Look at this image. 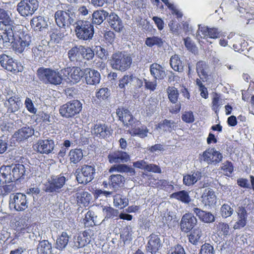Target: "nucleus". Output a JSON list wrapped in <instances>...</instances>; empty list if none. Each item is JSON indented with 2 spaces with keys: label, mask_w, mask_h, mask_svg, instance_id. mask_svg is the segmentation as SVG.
<instances>
[{
  "label": "nucleus",
  "mask_w": 254,
  "mask_h": 254,
  "mask_svg": "<svg viewBox=\"0 0 254 254\" xmlns=\"http://www.w3.org/2000/svg\"><path fill=\"white\" fill-rule=\"evenodd\" d=\"M116 113L119 120L124 124V126L129 127L128 131L132 136L138 135L140 137L147 136L148 130L146 128L143 129L138 127L140 124V122L133 118L128 109L124 108H118Z\"/></svg>",
  "instance_id": "f257e3e1"
},
{
  "label": "nucleus",
  "mask_w": 254,
  "mask_h": 254,
  "mask_svg": "<svg viewBox=\"0 0 254 254\" xmlns=\"http://www.w3.org/2000/svg\"><path fill=\"white\" fill-rule=\"evenodd\" d=\"M13 36L9 41H5L2 38L0 41L3 44L11 43L12 48L17 53H22L31 42V36L23 31H16L12 30Z\"/></svg>",
  "instance_id": "f03ea898"
},
{
  "label": "nucleus",
  "mask_w": 254,
  "mask_h": 254,
  "mask_svg": "<svg viewBox=\"0 0 254 254\" xmlns=\"http://www.w3.org/2000/svg\"><path fill=\"white\" fill-rule=\"evenodd\" d=\"M63 10H58L54 14L55 21L60 28L65 29L73 24V7L69 4H62Z\"/></svg>",
  "instance_id": "7ed1b4c3"
},
{
  "label": "nucleus",
  "mask_w": 254,
  "mask_h": 254,
  "mask_svg": "<svg viewBox=\"0 0 254 254\" xmlns=\"http://www.w3.org/2000/svg\"><path fill=\"white\" fill-rule=\"evenodd\" d=\"M0 38H3L6 41L12 38V30L16 28L13 25V20L10 18L9 12L3 8H0Z\"/></svg>",
  "instance_id": "20e7f679"
},
{
  "label": "nucleus",
  "mask_w": 254,
  "mask_h": 254,
  "mask_svg": "<svg viewBox=\"0 0 254 254\" xmlns=\"http://www.w3.org/2000/svg\"><path fill=\"white\" fill-rule=\"evenodd\" d=\"M67 56L71 62L76 64L81 62L83 59L92 60L94 57V52L89 47L75 46L68 51Z\"/></svg>",
  "instance_id": "39448f33"
},
{
  "label": "nucleus",
  "mask_w": 254,
  "mask_h": 254,
  "mask_svg": "<svg viewBox=\"0 0 254 254\" xmlns=\"http://www.w3.org/2000/svg\"><path fill=\"white\" fill-rule=\"evenodd\" d=\"M38 79L45 84L60 85L62 82V77L59 72L50 68L40 67L36 72Z\"/></svg>",
  "instance_id": "423d86ee"
},
{
  "label": "nucleus",
  "mask_w": 254,
  "mask_h": 254,
  "mask_svg": "<svg viewBox=\"0 0 254 254\" xmlns=\"http://www.w3.org/2000/svg\"><path fill=\"white\" fill-rule=\"evenodd\" d=\"M75 24V32L78 39L88 40L92 38L94 30L92 23L87 20H78Z\"/></svg>",
  "instance_id": "0eeeda50"
},
{
  "label": "nucleus",
  "mask_w": 254,
  "mask_h": 254,
  "mask_svg": "<svg viewBox=\"0 0 254 254\" xmlns=\"http://www.w3.org/2000/svg\"><path fill=\"white\" fill-rule=\"evenodd\" d=\"M131 63V58L121 52L114 53L111 57V64L112 67L121 71H126L127 69Z\"/></svg>",
  "instance_id": "6e6552de"
},
{
  "label": "nucleus",
  "mask_w": 254,
  "mask_h": 254,
  "mask_svg": "<svg viewBox=\"0 0 254 254\" xmlns=\"http://www.w3.org/2000/svg\"><path fill=\"white\" fill-rule=\"evenodd\" d=\"M82 108V104L78 100L67 102L61 106L60 115L65 118H71L79 114Z\"/></svg>",
  "instance_id": "1a4fd4ad"
},
{
  "label": "nucleus",
  "mask_w": 254,
  "mask_h": 254,
  "mask_svg": "<svg viewBox=\"0 0 254 254\" xmlns=\"http://www.w3.org/2000/svg\"><path fill=\"white\" fill-rule=\"evenodd\" d=\"M38 6L37 0H22L17 5V10L21 16L27 17L32 15Z\"/></svg>",
  "instance_id": "9d476101"
},
{
  "label": "nucleus",
  "mask_w": 254,
  "mask_h": 254,
  "mask_svg": "<svg viewBox=\"0 0 254 254\" xmlns=\"http://www.w3.org/2000/svg\"><path fill=\"white\" fill-rule=\"evenodd\" d=\"M0 64L3 68L14 74L22 72L23 69V67L20 63L5 54L0 56Z\"/></svg>",
  "instance_id": "9b49d317"
},
{
  "label": "nucleus",
  "mask_w": 254,
  "mask_h": 254,
  "mask_svg": "<svg viewBox=\"0 0 254 254\" xmlns=\"http://www.w3.org/2000/svg\"><path fill=\"white\" fill-rule=\"evenodd\" d=\"M223 158L222 154L214 148H208L199 154V159L208 164L216 165L220 162Z\"/></svg>",
  "instance_id": "f8f14e48"
},
{
  "label": "nucleus",
  "mask_w": 254,
  "mask_h": 254,
  "mask_svg": "<svg viewBox=\"0 0 254 254\" xmlns=\"http://www.w3.org/2000/svg\"><path fill=\"white\" fill-rule=\"evenodd\" d=\"M65 177L61 175L52 176L45 185V191L47 192H59L65 182Z\"/></svg>",
  "instance_id": "ddd939ff"
},
{
  "label": "nucleus",
  "mask_w": 254,
  "mask_h": 254,
  "mask_svg": "<svg viewBox=\"0 0 254 254\" xmlns=\"http://www.w3.org/2000/svg\"><path fill=\"white\" fill-rule=\"evenodd\" d=\"M32 147L37 153L48 155L53 151L55 142L52 139H40L33 144Z\"/></svg>",
  "instance_id": "4468645a"
},
{
  "label": "nucleus",
  "mask_w": 254,
  "mask_h": 254,
  "mask_svg": "<svg viewBox=\"0 0 254 254\" xmlns=\"http://www.w3.org/2000/svg\"><path fill=\"white\" fill-rule=\"evenodd\" d=\"M64 76L70 82L77 83L84 76V70L78 66H68L62 69Z\"/></svg>",
  "instance_id": "2eb2a0df"
},
{
  "label": "nucleus",
  "mask_w": 254,
  "mask_h": 254,
  "mask_svg": "<svg viewBox=\"0 0 254 254\" xmlns=\"http://www.w3.org/2000/svg\"><path fill=\"white\" fill-rule=\"evenodd\" d=\"M28 202L27 196L22 193H16L9 200L10 207H13L17 211H23L28 208Z\"/></svg>",
  "instance_id": "dca6fc26"
},
{
  "label": "nucleus",
  "mask_w": 254,
  "mask_h": 254,
  "mask_svg": "<svg viewBox=\"0 0 254 254\" xmlns=\"http://www.w3.org/2000/svg\"><path fill=\"white\" fill-rule=\"evenodd\" d=\"M94 231L92 229H87L80 232L76 238H74V246L77 248H83L94 239Z\"/></svg>",
  "instance_id": "f3484780"
},
{
  "label": "nucleus",
  "mask_w": 254,
  "mask_h": 254,
  "mask_svg": "<svg viewBox=\"0 0 254 254\" xmlns=\"http://www.w3.org/2000/svg\"><path fill=\"white\" fill-rule=\"evenodd\" d=\"M95 172L94 167L87 165H83L81 169V173L76 175V180L79 184H86L93 179Z\"/></svg>",
  "instance_id": "a211bd4d"
},
{
  "label": "nucleus",
  "mask_w": 254,
  "mask_h": 254,
  "mask_svg": "<svg viewBox=\"0 0 254 254\" xmlns=\"http://www.w3.org/2000/svg\"><path fill=\"white\" fill-rule=\"evenodd\" d=\"M197 222L193 214L187 213L183 215L180 222V228L183 232L188 233L192 230Z\"/></svg>",
  "instance_id": "6ab92c4d"
},
{
  "label": "nucleus",
  "mask_w": 254,
  "mask_h": 254,
  "mask_svg": "<svg viewBox=\"0 0 254 254\" xmlns=\"http://www.w3.org/2000/svg\"><path fill=\"white\" fill-rule=\"evenodd\" d=\"M112 132L111 128L104 123L96 124L91 128L92 134L100 138H109L112 135Z\"/></svg>",
  "instance_id": "aec40b11"
},
{
  "label": "nucleus",
  "mask_w": 254,
  "mask_h": 254,
  "mask_svg": "<svg viewBox=\"0 0 254 254\" xmlns=\"http://www.w3.org/2000/svg\"><path fill=\"white\" fill-rule=\"evenodd\" d=\"M109 162L112 163L127 162L130 159L129 155L126 152L117 150L108 155Z\"/></svg>",
  "instance_id": "412c9836"
},
{
  "label": "nucleus",
  "mask_w": 254,
  "mask_h": 254,
  "mask_svg": "<svg viewBox=\"0 0 254 254\" xmlns=\"http://www.w3.org/2000/svg\"><path fill=\"white\" fill-rule=\"evenodd\" d=\"M84 76L86 83L89 85H96L99 83L101 79L100 73L90 68L84 69Z\"/></svg>",
  "instance_id": "4be33fe9"
},
{
  "label": "nucleus",
  "mask_w": 254,
  "mask_h": 254,
  "mask_svg": "<svg viewBox=\"0 0 254 254\" xmlns=\"http://www.w3.org/2000/svg\"><path fill=\"white\" fill-rule=\"evenodd\" d=\"M126 180L120 174L111 175L109 178V186L114 191H117L124 187Z\"/></svg>",
  "instance_id": "5701e85b"
},
{
  "label": "nucleus",
  "mask_w": 254,
  "mask_h": 254,
  "mask_svg": "<svg viewBox=\"0 0 254 254\" xmlns=\"http://www.w3.org/2000/svg\"><path fill=\"white\" fill-rule=\"evenodd\" d=\"M201 202L206 206H212L216 202V196L214 191L211 189L204 190L201 195Z\"/></svg>",
  "instance_id": "b1692460"
},
{
  "label": "nucleus",
  "mask_w": 254,
  "mask_h": 254,
  "mask_svg": "<svg viewBox=\"0 0 254 254\" xmlns=\"http://www.w3.org/2000/svg\"><path fill=\"white\" fill-rule=\"evenodd\" d=\"M209 67L208 64L203 61H199L196 64V71L198 76L203 81H207L209 76Z\"/></svg>",
  "instance_id": "393cba45"
},
{
  "label": "nucleus",
  "mask_w": 254,
  "mask_h": 254,
  "mask_svg": "<svg viewBox=\"0 0 254 254\" xmlns=\"http://www.w3.org/2000/svg\"><path fill=\"white\" fill-rule=\"evenodd\" d=\"M10 166L12 182H15L23 178L25 173V168L24 165L16 164Z\"/></svg>",
  "instance_id": "a878e982"
},
{
  "label": "nucleus",
  "mask_w": 254,
  "mask_h": 254,
  "mask_svg": "<svg viewBox=\"0 0 254 254\" xmlns=\"http://www.w3.org/2000/svg\"><path fill=\"white\" fill-rule=\"evenodd\" d=\"M108 21L110 26L117 32L121 31L124 28L122 19L114 12L110 14Z\"/></svg>",
  "instance_id": "bb28decb"
},
{
  "label": "nucleus",
  "mask_w": 254,
  "mask_h": 254,
  "mask_svg": "<svg viewBox=\"0 0 254 254\" xmlns=\"http://www.w3.org/2000/svg\"><path fill=\"white\" fill-rule=\"evenodd\" d=\"M193 211L202 222L210 223L215 221L214 216L210 212L204 211L197 207H194Z\"/></svg>",
  "instance_id": "cd10ccee"
},
{
  "label": "nucleus",
  "mask_w": 254,
  "mask_h": 254,
  "mask_svg": "<svg viewBox=\"0 0 254 254\" xmlns=\"http://www.w3.org/2000/svg\"><path fill=\"white\" fill-rule=\"evenodd\" d=\"M202 36L201 38L211 39H217L222 36V33L216 28H209L208 27H202L200 30Z\"/></svg>",
  "instance_id": "c85d7f7f"
},
{
  "label": "nucleus",
  "mask_w": 254,
  "mask_h": 254,
  "mask_svg": "<svg viewBox=\"0 0 254 254\" xmlns=\"http://www.w3.org/2000/svg\"><path fill=\"white\" fill-rule=\"evenodd\" d=\"M215 233L219 237L227 238L230 233V226L226 222H219L215 224L214 228Z\"/></svg>",
  "instance_id": "c756f323"
},
{
  "label": "nucleus",
  "mask_w": 254,
  "mask_h": 254,
  "mask_svg": "<svg viewBox=\"0 0 254 254\" xmlns=\"http://www.w3.org/2000/svg\"><path fill=\"white\" fill-rule=\"evenodd\" d=\"M34 129L30 127H23L16 131L14 134V137L17 141H21L31 136L34 134Z\"/></svg>",
  "instance_id": "7c9ffc66"
},
{
  "label": "nucleus",
  "mask_w": 254,
  "mask_h": 254,
  "mask_svg": "<svg viewBox=\"0 0 254 254\" xmlns=\"http://www.w3.org/2000/svg\"><path fill=\"white\" fill-rule=\"evenodd\" d=\"M12 182L10 166H2L0 168V183Z\"/></svg>",
  "instance_id": "2f4dec72"
},
{
  "label": "nucleus",
  "mask_w": 254,
  "mask_h": 254,
  "mask_svg": "<svg viewBox=\"0 0 254 254\" xmlns=\"http://www.w3.org/2000/svg\"><path fill=\"white\" fill-rule=\"evenodd\" d=\"M147 244V251L151 254H155L159 250V237L154 234L150 236Z\"/></svg>",
  "instance_id": "473e14b6"
},
{
  "label": "nucleus",
  "mask_w": 254,
  "mask_h": 254,
  "mask_svg": "<svg viewBox=\"0 0 254 254\" xmlns=\"http://www.w3.org/2000/svg\"><path fill=\"white\" fill-rule=\"evenodd\" d=\"M170 197L187 204L189 203L191 200L189 192L185 190L172 193L170 194Z\"/></svg>",
  "instance_id": "72a5a7b5"
},
{
  "label": "nucleus",
  "mask_w": 254,
  "mask_h": 254,
  "mask_svg": "<svg viewBox=\"0 0 254 254\" xmlns=\"http://www.w3.org/2000/svg\"><path fill=\"white\" fill-rule=\"evenodd\" d=\"M82 150L80 148L72 149L68 153L69 160L70 163L76 164L79 162L83 158Z\"/></svg>",
  "instance_id": "f704fd0d"
},
{
  "label": "nucleus",
  "mask_w": 254,
  "mask_h": 254,
  "mask_svg": "<svg viewBox=\"0 0 254 254\" xmlns=\"http://www.w3.org/2000/svg\"><path fill=\"white\" fill-rule=\"evenodd\" d=\"M108 12L103 9L97 10L92 14V22L97 25L101 24L108 16Z\"/></svg>",
  "instance_id": "c9c22d12"
},
{
  "label": "nucleus",
  "mask_w": 254,
  "mask_h": 254,
  "mask_svg": "<svg viewBox=\"0 0 254 254\" xmlns=\"http://www.w3.org/2000/svg\"><path fill=\"white\" fill-rule=\"evenodd\" d=\"M76 200L77 204L81 206H87L90 203L91 195L87 191H81L76 193Z\"/></svg>",
  "instance_id": "e433bc0d"
},
{
  "label": "nucleus",
  "mask_w": 254,
  "mask_h": 254,
  "mask_svg": "<svg viewBox=\"0 0 254 254\" xmlns=\"http://www.w3.org/2000/svg\"><path fill=\"white\" fill-rule=\"evenodd\" d=\"M52 245L48 240L40 241L37 247L38 254H50Z\"/></svg>",
  "instance_id": "4c0bfd02"
},
{
  "label": "nucleus",
  "mask_w": 254,
  "mask_h": 254,
  "mask_svg": "<svg viewBox=\"0 0 254 254\" xmlns=\"http://www.w3.org/2000/svg\"><path fill=\"white\" fill-rule=\"evenodd\" d=\"M191 232L188 236L189 241L191 244L196 245L202 236V231L199 227H196L191 230Z\"/></svg>",
  "instance_id": "58836bf2"
},
{
  "label": "nucleus",
  "mask_w": 254,
  "mask_h": 254,
  "mask_svg": "<svg viewBox=\"0 0 254 254\" xmlns=\"http://www.w3.org/2000/svg\"><path fill=\"white\" fill-rule=\"evenodd\" d=\"M114 171H117L120 173H135L134 169L124 164L115 165L112 166L109 169V172L111 173Z\"/></svg>",
  "instance_id": "ea45409f"
},
{
  "label": "nucleus",
  "mask_w": 254,
  "mask_h": 254,
  "mask_svg": "<svg viewBox=\"0 0 254 254\" xmlns=\"http://www.w3.org/2000/svg\"><path fill=\"white\" fill-rule=\"evenodd\" d=\"M198 172H194L192 174H186L183 176V184L187 186H190L194 185L198 180Z\"/></svg>",
  "instance_id": "a19ab883"
},
{
  "label": "nucleus",
  "mask_w": 254,
  "mask_h": 254,
  "mask_svg": "<svg viewBox=\"0 0 254 254\" xmlns=\"http://www.w3.org/2000/svg\"><path fill=\"white\" fill-rule=\"evenodd\" d=\"M171 67L175 71L181 72L183 69V65L179 56L175 55L171 57L170 60Z\"/></svg>",
  "instance_id": "79ce46f5"
},
{
  "label": "nucleus",
  "mask_w": 254,
  "mask_h": 254,
  "mask_svg": "<svg viewBox=\"0 0 254 254\" xmlns=\"http://www.w3.org/2000/svg\"><path fill=\"white\" fill-rule=\"evenodd\" d=\"M97 216L95 213L92 210H89L85 214V218L83 219L84 224L86 227H92L96 225L95 219Z\"/></svg>",
  "instance_id": "37998d69"
},
{
  "label": "nucleus",
  "mask_w": 254,
  "mask_h": 254,
  "mask_svg": "<svg viewBox=\"0 0 254 254\" xmlns=\"http://www.w3.org/2000/svg\"><path fill=\"white\" fill-rule=\"evenodd\" d=\"M69 237L66 232H63L58 238L56 242V247L58 249L62 250L67 245Z\"/></svg>",
  "instance_id": "c03bdc74"
},
{
  "label": "nucleus",
  "mask_w": 254,
  "mask_h": 254,
  "mask_svg": "<svg viewBox=\"0 0 254 254\" xmlns=\"http://www.w3.org/2000/svg\"><path fill=\"white\" fill-rule=\"evenodd\" d=\"M46 47L44 46L39 45L32 49V53L35 58L39 60L46 58Z\"/></svg>",
  "instance_id": "a18cd8bd"
},
{
  "label": "nucleus",
  "mask_w": 254,
  "mask_h": 254,
  "mask_svg": "<svg viewBox=\"0 0 254 254\" xmlns=\"http://www.w3.org/2000/svg\"><path fill=\"white\" fill-rule=\"evenodd\" d=\"M169 100L172 103H176L178 100L179 92L177 88L173 86H169L167 89Z\"/></svg>",
  "instance_id": "49530a36"
},
{
  "label": "nucleus",
  "mask_w": 254,
  "mask_h": 254,
  "mask_svg": "<svg viewBox=\"0 0 254 254\" xmlns=\"http://www.w3.org/2000/svg\"><path fill=\"white\" fill-rule=\"evenodd\" d=\"M7 101L9 104L8 110L10 111V112L14 113L18 110L19 106L18 103L19 101V97L17 96L14 95L11 96L8 98Z\"/></svg>",
  "instance_id": "de8ad7c7"
},
{
  "label": "nucleus",
  "mask_w": 254,
  "mask_h": 254,
  "mask_svg": "<svg viewBox=\"0 0 254 254\" xmlns=\"http://www.w3.org/2000/svg\"><path fill=\"white\" fill-rule=\"evenodd\" d=\"M45 20L43 17L39 16L33 17L30 21L31 25L36 30H40L44 27Z\"/></svg>",
  "instance_id": "09e8293b"
},
{
  "label": "nucleus",
  "mask_w": 254,
  "mask_h": 254,
  "mask_svg": "<svg viewBox=\"0 0 254 254\" xmlns=\"http://www.w3.org/2000/svg\"><path fill=\"white\" fill-rule=\"evenodd\" d=\"M103 211L106 219L114 218L119 215V211L111 206H105L103 208Z\"/></svg>",
  "instance_id": "8fccbe9b"
},
{
  "label": "nucleus",
  "mask_w": 254,
  "mask_h": 254,
  "mask_svg": "<svg viewBox=\"0 0 254 254\" xmlns=\"http://www.w3.org/2000/svg\"><path fill=\"white\" fill-rule=\"evenodd\" d=\"M221 99L220 98V96L215 93L212 99V106L211 108L212 110L216 114H218L220 106L221 105Z\"/></svg>",
  "instance_id": "3c124183"
},
{
  "label": "nucleus",
  "mask_w": 254,
  "mask_h": 254,
  "mask_svg": "<svg viewBox=\"0 0 254 254\" xmlns=\"http://www.w3.org/2000/svg\"><path fill=\"white\" fill-rule=\"evenodd\" d=\"M234 212L233 209L228 204H223L220 208V213L222 217L227 218L231 216Z\"/></svg>",
  "instance_id": "603ef678"
},
{
  "label": "nucleus",
  "mask_w": 254,
  "mask_h": 254,
  "mask_svg": "<svg viewBox=\"0 0 254 254\" xmlns=\"http://www.w3.org/2000/svg\"><path fill=\"white\" fill-rule=\"evenodd\" d=\"M110 95V90L107 87L101 88L96 93V96L99 100L107 99Z\"/></svg>",
  "instance_id": "864d4df0"
},
{
  "label": "nucleus",
  "mask_w": 254,
  "mask_h": 254,
  "mask_svg": "<svg viewBox=\"0 0 254 254\" xmlns=\"http://www.w3.org/2000/svg\"><path fill=\"white\" fill-rule=\"evenodd\" d=\"M50 116L49 114L43 111H40L36 115L35 121L37 123L50 122Z\"/></svg>",
  "instance_id": "5fc2aeb1"
},
{
  "label": "nucleus",
  "mask_w": 254,
  "mask_h": 254,
  "mask_svg": "<svg viewBox=\"0 0 254 254\" xmlns=\"http://www.w3.org/2000/svg\"><path fill=\"white\" fill-rule=\"evenodd\" d=\"M15 187L14 185L12 184L0 186V196H4L8 195L9 193L14 191Z\"/></svg>",
  "instance_id": "6e6d98bb"
},
{
  "label": "nucleus",
  "mask_w": 254,
  "mask_h": 254,
  "mask_svg": "<svg viewBox=\"0 0 254 254\" xmlns=\"http://www.w3.org/2000/svg\"><path fill=\"white\" fill-rule=\"evenodd\" d=\"M199 254H214L213 247L209 243H205L201 247Z\"/></svg>",
  "instance_id": "4d7b16f0"
},
{
  "label": "nucleus",
  "mask_w": 254,
  "mask_h": 254,
  "mask_svg": "<svg viewBox=\"0 0 254 254\" xmlns=\"http://www.w3.org/2000/svg\"><path fill=\"white\" fill-rule=\"evenodd\" d=\"M184 43L187 49L192 53H194L197 51V48L190 38L187 37L184 39Z\"/></svg>",
  "instance_id": "13d9d810"
},
{
  "label": "nucleus",
  "mask_w": 254,
  "mask_h": 254,
  "mask_svg": "<svg viewBox=\"0 0 254 254\" xmlns=\"http://www.w3.org/2000/svg\"><path fill=\"white\" fill-rule=\"evenodd\" d=\"M182 120L186 123H192L194 121L193 112L192 111L185 112L182 115Z\"/></svg>",
  "instance_id": "bf43d9fd"
},
{
  "label": "nucleus",
  "mask_w": 254,
  "mask_h": 254,
  "mask_svg": "<svg viewBox=\"0 0 254 254\" xmlns=\"http://www.w3.org/2000/svg\"><path fill=\"white\" fill-rule=\"evenodd\" d=\"M233 169L234 168L232 163L229 161L225 162L221 167V170H222L225 173V175L228 176H229L232 174Z\"/></svg>",
  "instance_id": "052dcab7"
},
{
  "label": "nucleus",
  "mask_w": 254,
  "mask_h": 254,
  "mask_svg": "<svg viewBox=\"0 0 254 254\" xmlns=\"http://www.w3.org/2000/svg\"><path fill=\"white\" fill-rule=\"evenodd\" d=\"M132 75H125L121 79L119 80V86L121 89H124L126 85L132 81Z\"/></svg>",
  "instance_id": "680f3d73"
},
{
  "label": "nucleus",
  "mask_w": 254,
  "mask_h": 254,
  "mask_svg": "<svg viewBox=\"0 0 254 254\" xmlns=\"http://www.w3.org/2000/svg\"><path fill=\"white\" fill-rule=\"evenodd\" d=\"M160 126H161L165 130H168L169 132H171L173 129H174L175 122L173 121L165 119L163 121V123L161 124H160Z\"/></svg>",
  "instance_id": "e2e57ef3"
},
{
  "label": "nucleus",
  "mask_w": 254,
  "mask_h": 254,
  "mask_svg": "<svg viewBox=\"0 0 254 254\" xmlns=\"http://www.w3.org/2000/svg\"><path fill=\"white\" fill-rule=\"evenodd\" d=\"M174 188V186L170 184L168 181L165 180H160V189L171 192Z\"/></svg>",
  "instance_id": "0e129e2a"
},
{
  "label": "nucleus",
  "mask_w": 254,
  "mask_h": 254,
  "mask_svg": "<svg viewBox=\"0 0 254 254\" xmlns=\"http://www.w3.org/2000/svg\"><path fill=\"white\" fill-rule=\"evenodd\" d=\"M25 105L27 110L30 113L35 114L37 109L34 107L32 101L29 98L27 97L25 101Z\"/></svg>",
  "instance_id": "69168bd1"
},
{
  "label": "nucleus",
  "mask_w": 254,
  "mask_h": 254,
  "mask_svg": "<svg viewBox=\"0 0 254 254\" xmlns=\"http://www.w3.org/2000/svg\"><path fill=\"white\" fill-rule=\"evenodd\" d=\"M96 55L101 59L106 60L108 56V52L106 50L101 46L96 47Z\"/></svg>",
  "instance_id": "338daca9"
},
{
  "label": "nucleus",
  "mask_w": 254,
  "mask_h": 254,
  "mask_svg": "<svg viewBox=\"0 0 254 254\" xmlns=\"http://www.w3.org/2000/svg\"><path fill=\"white\" fill-rule=\"evenodd\" d=\"M104 37L106 43L112 44L114 41L115 35L113 31L109 30L105 32Z\"/></svg>",
  "instance_id": "774afa93"
}]
</instances>
